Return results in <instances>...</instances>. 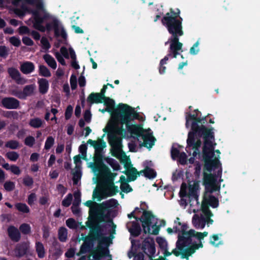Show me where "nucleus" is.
I'll return each mask as SVG.
<instances>
[{
  "mask_svg": "<svg viewBox=\"0 0 260 260\" xmlns=\"http://www.w3.org/2000/svg\"><path fill=\"white\" fill-rule=\"evenodd\" d=\"M180 11L176 9L175 11L172 8L170 9L161 19L162 24L167 28L168 32L172 35L169 38L170 43L168 54L161 59L159 62V73L163 74L165 73L167 64L169 57L176 58L180 54L179 51L182 50L183 44L179 42V37L183 35L182 29V18L180 16Z\"/></svg>",
  "mask_w": 260,
  "mask_h": 260,
  "instance_id": "f257e3e1",
  "label": "nucleus"
},
{
  "mask_svg": "<svg viewBox=\"0 0 260 260\" xmlns=\"http://www.w3.org/2000/svg\"><path fill=\"white\" fill-rule=\"evenodd\" d=\"M115 114L119 119V122L121 124H125L128 131L131 134L135 135L137 138L142 137L144 135L145 129L138 124L130 125L129 122L133 119H138L139 114L133 107L129 105L120 103L115 110Z\"/></svg>",
  "mask_w": 260,
  "mask_h": 260,
  "instance_id": "f03ea898",
  "label": "nucleus"
},
{
  "mask_svg": "<svg viewBox=\"0 0 260 260\" xmlns=\"http://www.w3.org/2000/svg\"><path fill=\"white\" fill-rule=\"evenodd\" d=\"M179 220V217H176L175 220V224L177 223L178 225H181L180 229L178 228L176 225L174 228L175 233H178L176 247L181 252V258L188 259V257L196 252V248L193 242H192V238H191L190 243L188 244V242L185 241V238L188 237V235L186 234V231L188 229V224L186 223H181Z\"/></svg>",
  "mask_w": 260,
  "mask_h": 260,
  "instance_id": "7ed1b4c3",
  "label": "nucleus"
},
{
  "mask_svg": "<svg viewBox=\"0 0 260 260\" xmlns=\"http://www.w3.org/2000/svg\"><path fill=\"white\" fill-rule=\"evenodd\" d=\"M205 134L204 143L203 147L202 156L204 161V170L211 172L221 165L218 158L212 159L214 156V135L211 134Z\"/></svg>",
  "mask_w": 260,
  "mask_h": 260,
  "instance_id": "20e7f679",
  "label": "nucleus"
},
{
  "mask_svg": "<svg viewBox=\"0 0 260 260\" xmlns=\"http://www.w3.org/2000/svg\"><path fill=\"white\" fill-rule=\"evenodd\" d=\"M101 222L94 221L92 219H89V221L86 223V226L91 230V233L99 239V253H96L93 256L94 258L97 260H100L102 256H107L109 253L107 248L101 246L102 245L108 246L109 239L104 236L103 232L104 226L100 224Z\"/></svg>",
  "mask_w": 260,
  "mask_h": 260,
  "instance_id": "39448f33",
  "label": "nucleus"
},
{
  "mask_svg": "<svg viewBox=\"0 0 260 260\" xmlns=\"http://www.w3.org/2000/svg\"><path fill=\"white\" fill-rule=\"evenodd\" d=\"M14 12L19 16H24L26 12L31 13L34 19V27L41 32L45 31V28L42 24L45 20L49 18L50 16L48 13L45 12L44 15L41 16L40 12L38 10H34L33 9H30L24 4L21 6V9H15Z\"/></svg>",
  "mask_w": 260,
  "mask_h": 260,
  "instance_id": "423d86ee",
  "label": "nucleus"
},
{
  "mask_svg": "<svg viewBox=\"0 0 260 260\" xmlns=\"http://www.w3.org/2000/svg\"><path fill=\"white\" fill-rule=\"evenodd\" d=\"M210 115L208 114L207 116L201 117L199 116V114H191L190 112L186 113V123L185 126L188 128L190 126L189 122L192 121L191 124V131H198L200 130L203 133H205V131L207 129H210V126H207L206 123H207L208 117Z\"/></svg>",
  "mask_w": 260,
  "mask_h": 260,
  "instance_id": "0eeeda50",
  "label": "nucleus"
},
{
  "mask_svg": "<svg viewBox=\"0 0 260 260\" xmlns=\"http://www.w3.org/2000/svg\"><path fill=\"white\" fill-rule=\"evenodd\" d=\"M154 218V215L150 211L144 210L143 215L141 217H138L135 216V219L136 222L140 221L142 222L143 232L145 234H149L156 235L158 234L159 227L156 224H152L151 220Z\"/></svg>",
  "mask_w": 260,
  "mask_h": 260,
  "instance_id": "6e6552de",
  "label": "nucleus"
},
{
  "mask_svg": "<svg viewBox=\"0 0 260 260\" xmlns=\"http://www.w3.org/2000/svg\"><path fill=\"white\" fill-rule=\"evenodd\" d=\"M200 130L197 132L195 131H190L188 134V138L187 139V146L186 148V151L188 153V149H190V147H192V149H199L201 144L202 142L200 139H198L197 141H196L195 136L199 137V138H203L204 140L205 134L204 133L201 132ZM205 134H211L212 135H214V128L210 126V129H207L205 131Z\"/></svg>",
  "mask_w": 260,
  "mask_h": 260,
  "instance_id": "1a4fd4ad",
  "label": "nucleus"
},
{
  "mask_svg": "<svg viewBox=\"0 0 260 260\" xmlns=\"http://www.w3.org/2000/svg\"><path fill=\"white\" fill-rule=\"evenodd\" d=\"M108 142L112 148L111 153L113 156L119 158V153H121V156L126 160H129V158L127 157L125 153L122 151V138L118 137L114 133H109L108 134Z\"/></svg>",
  "mask_w": 260,
  "mask_h": 260,
  "instance_id": "9d476101",
  "label": "nucleus"
},
{
  "mask_svg": "<svg viewBox=\"0 0 260 260\" xmlns=\"http://www.w3.org/2000/svg\"><path fill=\"white\" fill-rule=\"evenodd\" d=\"M91 213L93 215L92 219L94 221L110 222L112 224L114 228H115L116 225L113 223L112 219L110 218L111 211L110 209L100 207L98 204H96V206L91 209Z\"/></svg>",
  "mask_w": 260,
  "mask_h": 260,
  "instance_id": "9b49d317",
  "label": "nucleus"
},
{
  "mask_svg": "<svg viewBox=\"0 0 260 260\" xmlns=\"http://www.w3.org/2000/svg\"><path fill=\"white\" fill-rule=\"evenodd\" d=\"M207 173L206 171H203V183L206 189L210 193H213L219 189V186L217 185V178L216 174Z\"/></svg>",
  "mask_w": 260,
  "mask_h": 260,
  "instance_id": "f8f14e48",
  "label": "nucleus"
},
{
  "mask_svg": "<svg viewBox=\"0 0 260 260\" xmlns=\"http://www.w3.org/2000/svg\"><path fill=\"white\" fill-rule=\"evenodd\" d=\"M47 31H50L54 29V36L56 38L61 37L64 40L67 41L68 36L64 29L62 27L61 29L59 28V21L56 18H54L51 22L47 23L46 26H44Z\"/></svg>",
  "mask_w": 260,
  "mask_h": 260,
  "instance_id": "ddd939ff",
  "label": "nucleus"
},
{
  "mask_svg": "<svg viewBox=\"0 0 260 260\" xmlns=\"http://www.w3.org/2000/svg\"><path fill=\"white\" fill-rule=\"evenodd\" d=\"M142 249L150 258H152L155 253V243L153 238H145L142 242Z\"/></svg>",
  "mask_w": 260,
  "mask_h": 260,
  "instance_id": "4468645a",
  "label": "nucleus"
},
{
  "mask_svg": "<svg viewBox=\"0 0 260 260\" xmlns=\"http://www.w3.org/2000/svg\"><path fill=\"white\" fill-rule=\"evenodd\" d=\"M103 155L102 151L95 152L93 160L94 164H92V168L95 171H101L103 169H108V167L104 163L103 161Z\"/></svg>",
  "mask_w": 260,
  "mask_h": 260,
  "instance_id": "2eb2a0df",
  "label": "nucleus"
},
{
  "mask_svg": "<svg viewBox=\"0 0 260 260\" xmlns=\"http://www.w3.org/2000/svg\"><path fill=\"white\" fill-rule=\"evenodd\" d=\"M29 248V244L27 242H23L17 244L14 250L15 256L20 258L26 255Z\"/></svg>",
  "mask_w": 260,
  "mask_h": 260,
  "instance_id": "dca6fc26",
  "label": "nucleus"
},
{
  "mask_svg": "<svg viewBox=\"0 0 260 260\" xmlns=\"http://www.w3.org/2000/svg\"><path fill=\"white\" fill-rule=\"evenodd\" d=\"M2 104L7 109H16L20 106V102L13 97H6L2 99Z\"/></svg>",
  "mask_w": 260,
  "mask_h": 260,
  "instance_id": "f3484780",
  "label": "nucleus"
},
{
  "mask_svg": "<svg viewBox=\"0 0 260 260\" xmlns=\"http://www.w3.org/2000/svg\"><path fill=\"white\" fill-rule=\"evenodd\" d=\"M22 0H13L12 4L13 6L17 7ZM25 2L29 5H36L37 9L35 10L45 11L44 7L41 0H24Z\"/></svg>",
  "mask_w": 260,
  "mask_h": 260,
  "instance_id": "a211bd4d",
  "label": "nucleus"
},
{
  "mask_svg": "<svg viewBox=\"0 0 260 260\" xmlns=\"http://www.w3.org/2000/svg\"><path fill=\"white\" fill-rule=\"evenodd\" d=\"M186 234L188 235V237L185 238V241L188 242V244L190 243L191 241V238H196L198 240L201 241L202 239H203L204 237L208 235L207 232H204L203 233L198 232L192 229H191L188 231H186Z\"/></svg>",
  "mask_w": 260,
  "mask_h": 260,
  "instance_id": "6ab92c4d",
  "label": "nucleus"
},
{
  "mask_svg": "<svg viewBox=\"0 0 260 260\" xmlns=\"http://www.w3.org/2000/svg\"><path fill=\"white\" fill-rule=\"evenodd\" d=\"M122 161L123 162H125V164H124V168H126V169H128V165L127 164V161H128V160H126V159H123V160H122ZM129 161V167H131V168H130V173L128 174V181H129V182H132V181H134L135 180H136V179L137 178V177H138V175H139L140 174H141V173H140V172H138L137 170V169L135 167H132V165L131 164V162L129 160H128Z\"/></svg>",
  "mask_w": 260,
  "mask_h": 260,
  "instance_id": "aec40b11",
  "label": "nucleus"
},
{
  "mask_svg": "<svg viewBox=\"0 0 260 260\" xmlns=\"http://www.w3.org/2000/svg\"><path fill=\"white\" fill-rule=\"evenodd\" d=\"M7 233L9 237L12 241L17 242L20 240V233L18 229L14 225H10L8 228Z\"/></svg>",
  "mask_w": 260,
  "mask_h": 260,
  "instance_id": "412c9836",
  "label": "nucleus"
},
{
  "mask_svg": "<svg viewBox=\"0 0 260 260\" xmlns=\"http://www.w3.org/2000/svg\"><path fill=\"white\" fill-rule=\"evenodd\" d=\"M142 139L143 140V142L140 146L148 149H150L153 147L156 141V139L153 136L152 134H144L142 135Z\"/></svg>",
  "mask_w": 260,
  "mask_h": 260,
  "instance_id": "4be33fe9",
  "label": "nucleus"
},
{
  "mask_svg": "<svg viewBox=\"0 0 260 260\" xmlns=\"http://www.w3.org/2000/svg\"><path fill=\"white\" fill-rule=\"evenodd\" d=\"M192 223L196 229H203L206 224L205 218L202 215L199 216L195 214L192 217Z\"/></svg>",
  "mask_w": 260,
  "mask_h": 260,
  "instance_id": "5701e85b",
  "label": "nucleus"
},
{
  "mask_svg": "<svg viewBox=\"0 0 260 260\" xmlns=\"http://www.w3.org/2000/svg\"><path fill=\"white\" fill-rule=\"evenodd\" d=\"M129 223L132 224V226L128 228V223L127 224V226L131 235L134 237H138L142 231L140 224L136 221L130 222Z\"/></svg>",
  "mask_w": 260,
  "mask_h": 260,
  "instance_id": "b1692460",
  "label": "nucleus"
},
{
  "mask_svg": "<svg viewBox=\"0 0 260 260\" xmlns=\"http://www.w3.org/2000/svg\"><path fill=\"white\" fill-rule=\"evenodd\" d=\"M87 143L94 147L95 152L102 151L106 147V142L102 139H99L98 141L89 139Z\"/></svg>",
  "mask_w": 260,
  "mask_h": 260,
  "instance_id": "393cba45",
  "label": "nucleus"
},
{
  "mask_svg": "<svg viewBox=\"0 0 260 260\" xmlns=\"http://www.w3.org/2000/svg\"><path fill=\"white\" fill-rule=\"evenodd\" d=\"M103 103L107 108H109L110 109H111V111L112 112V117L117 121H119V119L115 114V110L117 108V107L115 108V103L114 100L110 98L109 97H106V98L103 99Z\"/></svg>",
  "mask_w": 260,
  "mask_h": 260,
  "instance_id": "a878e982",
  "label": "nucleus"
},
{
  "mask_svg": "<svg viewBox=\"0 0 260 260\" xmlns=\"http://www.w3.org/2000/svg\"><path fill=\"white\" fill-rule=\"evenodd\" d=\"M117 186L115 185L114 183L112 184H107V186L103 193L107 197H112L118 192Z\"/></svg>",
  "mask_w": 260,
  "mask_h": 260,
  "instance_id": "bb28decb",
  "label": "nucleus"
},
{
  "mask_svg": "<svg viewBox=\"0 0 260 260\" xmlns=\"http://www.w3.org/2000/svg\"><path fill=\"white\" fill-rule=\"evenodd\" d=\"M103 98L99 93H91L87 99V102L90 104L103 103Z\"/></svg>",
  "mask_w": 260,
  "mask_h": 260,
  "instance_id": "cd10ccee",
  "label": "nucleus"
},
{
  "mask_svg": "<svg viewBox=\"0 0 260 260\" xmlns=\"http://www.w3.org/2000/svg\"><path fill=\"white\" fill-rule=\"evenodd\" d=\"M20 70L23 74H28L35 70V65L31 62L26 61L20 66Z\"/></svg>",
  "mask_w": 260,
  "mask_h": 260,
  "instance_id": "c85d7f7f",
  "label": "nucleus"
},
{
  "mask_svg": "<svg viewBox=\"0 0 260 260\" xmlns=\"http://www.w3.org/2000/svg\"><path fill=\"white\" fill-rule=\"evenodd\" d=\"M199 187V185L198 182H194L192 185H189L188 194L189 198L196 200H198V190Z\"/></svg>",
  "mask_w": 260,
  "mask_h": 260,
  "instance_id": "c756f323",
  "label": "nucleus"
},
{
  "mask_svg": "<svg viewBox=\"0 0 260 260\" xmlns=\"http://www.w3.org/2000/svg\"><path fill=\"white\" fill-rule=\"evenodd\" d=\"M38 83L40 93L42 94L46 93L49 86L48 80L45 78H41L38 80Z\"/></svg>",
  "mask_w": 260,
  "mask_h": 260,
  "instance_id": "7c9ffc66",
  "label": "nucleus"
},
{
  "mask_svg": "<svg viewBox=\"0 0 260 260\" xmlns=\"http://www.w3.org/2000/svg\"><path fill=\"white\" fill-rule=\"evenodd\" d=\"M82 239L84 241V244L86 245H88L91 247H93V243L95 240H98L99 241V239L96 238V237L93 235L91 233L90 234L89 236H86L84 237L83 234H81Z\"/></svg>",
  "mask_w": 260,
  "mask_h": 260,
  "instance_id": "2f4dec72",
  "label": "nucleus"
},
{
  "mask_svg": "<svg viewBox=\"0 0 260 260\" xmlns=\"http://www.w3.org/2000/svg\"><path fill=\"white\" fill-rule=\"evenodd\" d=\"M101 172L106 176V184H112V183H114V177L117 175L116 173H111L108 167L107 170L104 169L101 170Z\"/></svg>",
  "mask_w": 260,
  "mask_h": 260,
  "instance_id": "473e14b6",
  "label": "nucleus"
},
{
  "mask_svg": "<svg viewBox=\"0 0 260 260\" xmlns=\"http://www.w3.org/2000/svg\"><path fill=\"white\" fill-rule=\"evenodd\" d=\"M140 173H143L145 177L150 179H153L156 176V172L155 171L148 167H146L144 170L140 171Z\"/></svg>",
  "mask_w": 260,
  "mask_h": 260,
  "instance_id": "72a5a7b5",
  "label": "nucleus"
},
{
  "mask_svg": "<svg viewBox=\"0 0 260 260\" xmlns=\"http://www.w3.org/2000/svg\"><path fill=\"white\" fill-rule=\"evenodd\" d=\"M117 204L118 202L116 200L111 199L109 201L104 202L101 204H98V205L100 207H104V209H109L110 208L116 207Z\"/></svg>",
  "mask_w": 260,
  "mask_h": 260,
  "instance_id": "f704fd0d",
  "label": "nucleus"
},
{
  "mask_svg": "<svg viewBox=\"0 0 260 260\" xmlns=\"http://www.w3.org/2000/svg\"><path fill=\"white\" fill-rule=\"evenodd\" d=\"M43 59L50 67L53 69H55L56 68V62L54 58L51 55L49 54H46L44 55Z\"/></svg>",
  "mask_w": 260,
  "mask_h": 260,
  "instance_id": "c9c22d12",
  "label": "nucleus"
},
{
  "mask_svg": "<svg viewBox=\"0 0 260 260\" xmlns=\"http://www.w3.org/2000/svg\"><path fill=\"white\" fill-rule=\"evenodd\" d=\"M8 72L11 77L13 79L16 80L17 83H19L21 78V74L18 71V70L15 68H11L8 69Z\"/></svg>",
  "mask_w": 260,
  "mask_h": 260,
  "instance_id": "e433bc0d",
  "label": "nucleus"
},
{
  "mask_svg": "<svg viewBox=\"0 0 260 260\" xmlns=\"http://www.w3.org/2000/svg\"><path fill=\"white\" fill-rule=\"evenodd\" d=\"M205 202L213 208H217L219 205L218 199L213 195H210Z\"/></svg>",
  "mask_w": 260,
  "mask_h": 260,
  "instance_id": "4c0bfd02",
  "label": "nucleus"
},
{
  "mask_svg": "<svg viewBox=\"0 0 260 260\" xmlns=\"http://www.w3.org/2000/svg\"><path fill=\"white\" fill-rule=\"evenodd\" d=\"M15 208L22 213H28L30 212L29 207L25 203H17L15 205Z\"/></svg>",
  "mask_w": 260,
  "mask_h": 260,
  "instance_id": "58836bf2",
  "label": "nucleus"
},
{
  "mask_svg": "<svg viewBox=\"0 0 260 260\" xmlns=\"http://www.w3.org/2000/svg\"><path fill=\"white\" fill-rule=\"evenodd\" d=\"M67 230L64 227H61L58 230V239L60 242H64L67 239Z\"/></svg>",
  "mask_w": 260,
  "mask_h": 260,
  "instance_id": "ea45409f",
  "label": "nucleus"
},
{
  "mask_svg": "<svg viewBox=\"0 0 260 260\" xmlns=\"http://www.w3.org/2000/svg\"><path fill=\"white\" fill-rule=\"evenodd\" d=\"M35 87L36 86L34 84H30L24 87L23 89V93L24 94L25 99L27 96H30L33 94Z\"/></svg>",
  "mask_w": 260,
  "mask_h": 260,
  "instance_id": "a19ab883",
  "label": "nucleus"
},
{
  "mask_svg": "<svg viewBox=\"0 0 260 260\" xmlns=\"http://www.w3.org/2000/svg\"><path fill=\"white\" fill-rule=\"evenodd\" d=\"M36 249L39 258H43L45 256V249L43 244L40 242L36 243Z\"/></svg>",
  "mask_w": 260,
  "mask_h": 260,
  "instance_id": "79ce46f5",
  "label": "nucleus"
},
{
  "mask_svg": "<svg viewBox=\"0 0 260 260\" xmlns=\"http://www.w3.org/2000/svg\"><path fill=\"white\" fill-rule=\"evenodd\" d=\"M43 124V121L39 118H34L30 119L29 121V125L35 128L41 127Z\"/></svg>",
  "mask_w": 260,
  "mask_h": 260,
  "instance_id": "37998d69",
  "label": "nucleus"
},
{
  "mask_svg": "<svg viewBox=\"0 0 260 260\" xmlns=\"http://www.w3.org/2000/svg\"><path fill=\"white\" fill-rule=\"evenodd\" d=\"M39 73L40 75L45 77H49L51 76L50 71L44 65L39 66Z\"/></svg>",
  "mask_w": 260,
  "mask_h": 260,
  "instance_id": "c03bdc74",
  "label": "nucleus"
},
{
  "mask_svg": "<svg viewBox=\"0 0 260 260\" xmlns=\"http://www.w3.org/2000/svg\"><path fill=\"white\" fill-rule=\"evenodd\" d=\"M5 146L11 149H17L19 147V143L16 140H11L7 141Z\"/></svg>",
  "mask_w": 260,
  "mask_h": 260,
  "instance_id": "a18cd8bd",
  "label": "nucleus"
},
{
  "mask_svg": "<svg viewBox=\"0 0 260 260\" xmlns=\"http://www.w3.org/2000/svg\"><path fill=\"white\" fill-rule=\"evenodd\" d=\"M19 154L15 151H9L6 154V157L13 161H16L19 158Z\"/></svg>",
  "mask_w": 260,
  "mask_h": 260,
  "instance_id": "49530a36",
  "label": "nucleus"
},
{
  "mask_svg": "<svg viewBox=\"0 0 260 260\" xmlns=\"http://www.w3.org/2000/svg\"><path fill=\"white\" fill-rule=\"evenodd\" d=\"M156 241L158 244L159 248L161 250L167 249L168 247V244L166 240L162 237H158L156 239Z\"/></svg>",
  "mask_w": 260,
  "mask_h": 260,
  "instance_id": "de8ad7c7",
  "label": "nucleus"
},
{
  "mask_svg": "<svg viewBox=\"0 0 260 260\" xmlns=\"http://www.w3.org/2000/svg\"><path fill=\"white\" fill-rule=\"evenodd\" d=\"M4 189L8 192L11 191L15 189V184L11 181H7L4 184Z\"/></svg>",
  "mask_w": 260,
  "mask_h": 260,
  "instance_id": "09e8293b",
  "label": "nucleus"
},
{
  "mask_svg": "<svg viewBox=\"0 0 260 260\" xmlns=\"http://www.w3.org/2000/svg\"><path fill=\"white\" fill-rule=\"evenodd\" d=\"M19 230L23 234L27 235L31 232L30 226L27 223H22L19 227Z\"/></svg>",
  "mask_w": 260,
  "mask_h": 260,
  "instance_id": "8fccbe9b",
  "label": "nucleus"
},
{
  "mask_svg": "<svg viewBox=\"0 0 260 260\" xmlns=\"http://www.w3.org/2000/svg\"><path fill=\"white\" fill-rule=\"evenodd\" d=\"M96 204H97L96 202H93L91 200H88L84 203V205L85 206L89 207V219H92V218L93 217V214H91L92 213H91V209L96 206Z\"/></svg>",
  "mask_w": 260,
  "mask_h": 260,
  "instance_id": "3c124183",
  "label": "nucleus"
},
{
  "mask_svg": "<svg viewBox=\"0 0 260 260\" xmlns=\"http://www.w3.org/2000/svg\"><path fill=\"white\" fill-rule=\"evenodd\" d=\"M162 250L164 251V256L163 257H165V258L167 256L171 255L172 254H174L176 256H179L181 254V252L179 251V250L177 249V248H176L175 249H174L172 250V251L171 252L168 251V247L167 248V249H164Z\"/></svg>",
  "mask_w": 260,
  "mask_h": 260,
  "instance_id": "603ef678",
  "label": "nucleus"
},
{
  "mask_svg": "<svg viewBox=\"0 0 260 260\" xmlns=\"http://www.w3.org/2000/svg\"><path fill=\"white\" fill-rule=\"evenodd\" d=\"M92 248V247H90V246L83 243L80 247L79 252L78 253L77 255L79 256L80 254H85L87 252H89Z\"/></svg>",
  "mask_w": 260,
  "mask_h": 260,
  "instance_id": "864d4df0",
  "label": "nucleus"
},
{
  "mask_svg": "<svg viewBox=\"0 0 260 260\" xmlns=\"http://www.w3.org/2000/svg\"><path fill=\"white\" fill-rule=\"evenodd\" d=\"M54 144V139L52 136L47 137L45 143L44 148L46 150L50 149Z\"/></svg>",
  "mask_w": 260,
  "mask_h": 260,
  "instance_id": "5fc2aeb1",
  "label": "nucleus"
},
{
  "mask_svg": "<svg viewBox=\"0 0 260 260\" xmlns=\"http://www.w3.org/2000/svg\"><path fill=\"white\" fill-rule=\"evenodd\" d=\"M23 184L27 187H31L34 184L33 178L30 176L27 175L23 179Z\"/></svg>",
  "mask_w": 260,
  "mask_h": 260,
  "instance_id": "6e6d98bb",
  "label": "nucleus"
},
{
  "mask_svg": "<svg viewBox=\"0 0 260 260\" xmlns=\"http://www.w3.org/2000/svg\"><path fill=\"white\" fill-rule=\"evenodd\" d=\"M73 200V196L71 193H69L66 198L62 200L61 204L63 206L68 207L72 203Z\"/></svg>",
  "mask_w": 260,
  "mask_h": 260,
  "instance_id": "4d7b16f0",
  "label": "nucleus"
},
{
  "mask_svg": "<svg viewBox=\"0 0 260 260\" xmlns=\"http://www.w3.org/2000/svg\"><path fill=\"white\" fill-rule=\"evenodd\" d=\"M87 147L86 144H81L79 147V151L81 153L83 159H86Z\"/></svg>",
  "mask_w": 260,
  "mask_h": 260,
  "instance_id": "13d9d810",
  "label": "nucleus"
},
{
  "mask_svg": "<svg viewBox=\"0 0 260 260\" xmlns=\"http://www.w3.org/2000/svg\"><path fill=\"white\" fill-rule=\"evenodd\" d=\"M66 225L71 229H75L77 227L75 220L72 218H70L66 220Z\"/></svg>",
  "mask_w": 260,
  "mask_h": 260,
  "instance_id": "bf43d9fd",
  "label": "nucleus"
},
{
  "mask_svg": "<svg viewBox=\"0 0 260 260\" xmlns=\"http://www.w3.org/2000/svg\"><path fill=\"white\" fill-rule=\"evenodd\" d=\"M194 166V176L197 179H199L201 171V165L199 161H197L195 162Z\"/></svg>",
  "mask_w": 260,
  "mask_h": 260,
  "instance_id": "052dcab7",
  "label": "nucleus"
},
{
  "mask_svg": "<svg viewBox=\"0 0 260 260\" xmlns=\"http://www.w3.org/2000/svg\"><path fill=\"white\" fill-rule=\"evenodd\" d=\"M35 142V139L31 136H27L24 140V144L30 147L33 146Z\"/></svg>",
  "mask_w": 260,
  "mask_h": 260,
  "instance_id": "680f3d73",
  "label": "nucleus"
},
{
  "mask_svg": "<svg viewBox=\"0 0 260 260\" xmlns=\"http://www.w3.org/2000/svg\"><path fill=\"white\" fill-rule=\"evenodd\" d=\"M177 158H178V161L181 165H184L187 164V155L185 152H181Z\"/></svg>",
  "mask_w": 260,
  "mask_h": 260,
  "instance_id": "e2e57ef3",
  "label": "nucleus"
},
{
  "mask_svg": "<svg viewBox=\"0 0 260 260\" xmlns=\"http://www.w3.org/2000/svg\"><path fill=\"white\" fill-rule=\"evenodd\" d=\"M120 189L122 192H124L125 193L132 192L133 190L132 187L128 184V182L121 184Z\"/></svg>",
  "mask_w": 260,
  "mask_h": 260,
  "instance_id": "0e129e2a",
  "label": "nucleus"
},
{
  "mask_svg": "<svg viewBox=\"0 0 260 260\" xmlns=\"http://www.w3.org/2000/svg\"><path fill=\"white\" fill-rule=\"evenodd\" d=\"M41 43L42 45V47L46 50H48L50 47L51 45L46 37H42L41 40Z\"/></svg>",
  "mask_w": 260,
  "mask_h": 260,
  "instance_id": "69168bd1",
  "label": "nucleus"
},
{
  "mask_svg": "<svg viewBox=\"0 0 260 260\" xmlns=\"http://www.w3.org/2000/svg\"><path fill=\"white\" fill-rule=\"evenodd\" d=\"M199 45V42L197 41L190 48L189 52L192 55H196L199 51V49L198 48V46Z\"/></svg>",
  "mask_w": 260,
  "mask_h": 260,
  "instance_id": "338daca9",
  "label": "nucleus"
},
{
  "mask_svg": "<svg viewBox=\"0 0 260 260\" xmlns=\"http://www.w3.org/2000/svg\"><path fill=\"white\" fill-rule=\"evenodd\" d=\"M9 41L11 44L15 47H19L21 44L20 40L15 36L12 37L10 38Z\"/></svg>",
  "mask_w": 260,
  "mask_h": 260,
  "instance_id": "774afa93",
  "label": "nucleus"
}]
</instances>
